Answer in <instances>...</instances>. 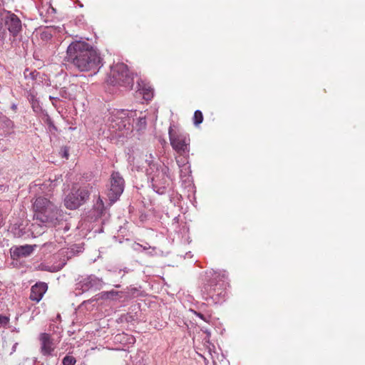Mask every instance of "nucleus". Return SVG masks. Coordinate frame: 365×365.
<instances>
[{
  "label": "nucleus",
  "instance_id": "f257e3e1",
  "mask_svg": "<svg viewBox=\"0 0 365 365\" xmlns=\"http://www.w3.org/2000/svg\"><path fill=\"white\" fill-rule=\"evenodd\" d=\"M67 61L82 72L96 73L103 66V59L99 51L83 41H75L66 50Z\"/></svg>",
  "mask_w": 365,
  "mask_h": 365
},
{
  "label": "nucleus",
  "instance_id": "f03ea898",
  "mask_svg": "<svg viewBox=\"0 0 365 365\" xmlns=\"http://www.w3.org/2000/svg\"><path fill=\"white\" fill-rule=\"evenodd\" d=\"M34 210L35 219L45 227H56L65 220L64 212L46 197H37Z\"/></svg>",
  "mask_w": 365,
  "mask_h": 365
},
{
  "label": "nucleus",
  "instance_id": "7ed1b4c3",
  "mask_svg": "<svg viewBox=\"0 0 365 365\" xmlns=\"http://www.w3.org/2000/svg\"><path fill=\"white\" fill-rule=\"evenodd\" d=\"M129 114L130 111L124 109H113L109 113L107 125L113 138H125L132 131Z\"/></svg>",
  "mask_w": 365,
  "mask_h": 365
},
{
  "label": "nucleus",
  "instance_id": "20e7f679",
  "mask_svg": "<svg viewBox=\"0 0 365 365\" xmlns=\"http://www.w3.org/2000/svg\"><path fill=\"white\" fill-rule=\"evenodd\" d=\"M207 274L210 279L207 283L205 284L202 289V294H206L204 299L207 300L211 298L215 302L220 301V299H224L227 294V287L229 285L227 274L225 272H210Z\"/></svg>",
  "mask_w": 365,
  "mask_h": 365
},
{
  "label": "nucleus",
  "instance_id": "39448f33",
  "mask_svg": "<svg viewBox=\"0 0 365 365\" xmlns=\"http://www.w3.org/2000/svg\"><path fill=\"white\" fill-rule=\"evenodd\" d=\"M145 172L152 189L159 195H165L170 185L169 168L163 165L158 168L146 169Z\"/></svg>",
  "mask_w": 365,
  "mask_h": 365
},
{
  "label": "nucleus",
  "instance_id": "423d86ee",
  "mask_svg": "<svg viewBox=\"0 0 365 365\" xmlns=\"http://www.w3.org/2000/svg\"><path fill=\"white\" fill-rule=\"evenodd\" d=\"M108 81L110 84L131 89L133 86V75L130 73L127 65L119 63L111 66Z\"/></svg>",
  "mask_w": 365,
  "mask_h": 365
},
{
  "label": "nucleus",
  "instance_id": "0eeeda50",
  "mask_svg": "<svg viewBox=\"0 0 365 365\" xmlns=\"http://www.w3.org/2000/svg\"><path fill=\"white\" fill-rule=\"evenodd\" d=\"M93 185L88 184L78 189H72L64 199V205L69 210H76L85 204L89 199Z\"/></svg>",
  "mask_w": 365,
  "mask_h": 365
},
{
  "label": "nucleus",
  "instance_id": "6e6552de",
  "mask_svg": "<svg viewBox=\"0 0 365 365\" xmlns=\"http://www.w3.org/2000/svg\"><path fill=\"white\" fill-rule=\"evenodd\" d=\"M170 145L174 150L183 157H188L190 139L187 133H173L171 127L169 128Z\"/></svg>",
  "mask_w": 365,
  "mask_h": 365
},
{
  "label": "nucleus",
  "instance_id": "1a4fd4ad",
  "mask_svg": "<svg viewBox=\"0 0 365 365\" xmlns=\"http://www.w3.org/2000/svg\"><path fill=\"white\" fill-rule=\"evenodd\" d=\"M125 181L118 172H113L110 178V188L108 190L107 196L110 204L116 202L124 190Z\"/></svg>",
  "mask_w": 365,
  "mask_h": 365
},
{
  "label": "nucleus",
  "instance_id": "9d476101",
  "mask_svg": "<svg viewBox=\"0 0 365 365\" xmlns=\"http://www.w3.org/2000/svg\"><path fill=\"white\" fill-rule=\"evenodd\" d=\"M104 283L102 279H100L94 274L88 275L82 277L76 284V289L85 292L89 290L101 289Z\"/></svg>",
  "mask_w": 365,
  "mask_h": 365
},
{
  "label": "nucleus",
  "instance_id": "9b49d317",
  "mask_svg": "<svg viewBox=\"0 0 365 365\" xmlns=\"http://www.w3.org/2000/svg\"><path fill=\"white\" fill-rule=\"evenodd\" d=\"M40 351L43 356H53L58 342L54 340L50 334L41 333L39 335Z\"/></svg>",
  "mask_w": 365,
  "mask_h": 365
},
{
  "label": "nucleus",
  "instance_id": "f8f14e48",
  "mask_svg": "<svg viewBox=\"0 0 365 365\" xmlns=\"http://www.w3.org/2000/svg\"><path fill=\"white\" fill-rule=\"evenodd\" d=\"M5 25L10 34L16 37L21 31V21L14 14L7 12L5 17Z\"/></svg>",
  "mask_w": 365,
  "mask_h": 365
},
{
  "label": "nucleus",
  "instance_id": "ddd939ff",
  "mask_svg": "<svg viewBox=\"0 0 365 365\" xmlns=\"http://www.w3.org/2000/svg\"><path fill=\"white\" fill-rule=\"evenodd\" d=\"M76 251L73 248L61 249L54 256L53 259L57 266H61V269L66 264L67 261L74 257Z\"/></svg>",
  "mask_w": 365,
  "mask_h": 365
},
{
  "label": "nucleus",
  "instance_id": "4468645a",
  "mask_svg": "<svg viewBox=\"0 0 365 365\" xmlns=\"http://www.w3.org/2000/svg\"><path fill=\"white\" fill-rule=\"evenodd\" d=\"M48 289L47 284L45 282H37L31 287L30 293V299L36 302H39L43 294Z\"/></svg>",
  "mask_w": 365,
  "mask_h": 365
},
{
  "label": "nucleus",
  "instance_id": "2eb2a0df",
  "mask_svg": "<svg viewBox=\"0 0 365 365\" xmlns=\"http://www.w3.org/2000/svg\"><path fill=\"white\" fill-rule=\"evenodd\" d=\"M14 123L6 115L0 113V135L6 136L14 132Z\"/></svg>",
  "mask_w": 365,
  "mask_h": 365
},
{
  "label": "nucleus",
  "instance_id": "dca6fc26",
  "mask_svg": "<svg viewBox=\"0 0 365 365\" xmlns=\"http://www.w3.org/2000/svg\"><path fill=\"white\" fill-rule=\"evenodd\" d=\"M187 158H176V162L180 168V176L184 180H186L191 173L190 165L188 163Z\"/></svg>",
  "mask_w": 365,
  "mask_h": 365
},
{
  "label": "nucleus",
  "instance_id": "f3484780",
  "mask_svg": "<svg viewBox=\"0 0 365 365\" xmlns=\"http://www.w3.org/2000/svg\"><path fill=\"white\" fill-rule=\"evenodd\" d=\"M106 208L104 205V203L100 196H98L96 202L94 203L91 215L94 220H97L106 214Z\"/></svg>",
  "mask_w": 365,
  "mask_h": 365
},
{
  "label": "nucleus",
  "instance_id": "a211bd4d",
  "mask_svg": "<svg viewBox=\"0 0 365 365\" xmlns=\"http://www.w3.org/2000/svg\"><path fill=\"white\" fill-rule=\"evenodd\" d=\"M34 247L29 245L17 247L13 252L14 256L17 257H28L34 252Z\"/></svg>",
  "mask_w": 365,
  "mask_h": 365
},
{
  "label": "nucleus",
  "instance_id": "6ab92c4d",
  "mask_svg": "<svg viewBox=\"0 0 365 365\" xmlns=\"http://www.w3.org/2000/svg\"><path fill=\"white\" fill-rule=\"evenodd\" d=\"M122 292L111 290L108 292H102L99 294L100 298L102 299H115L119 297H121L120 294Z\"/></svg>",
  "mask_w": 365,
  "mask_h": 365
},
{
  "label": "nucleus",
  "instance_id": "aec40b11",
  "mask_svg": "<svg viewBox=\"0 0 365 365\" xmlns=\"http://www.w3.org/2000/svg\"><path fill=\"white\" fill-rule=\"evenodd\" d=\"M145 161L148 165L146 169H151L153 168H158L163 165L158 163V162L155 161V157L152 153H150L149 155H145Z\"/></svg>",
  "mask_w": 365,
  "mask_h": 365
},
{
  "label": "nucleus",
  "instance_id": "412c9836",
  "mask_svg": "<svg viewBox=\"0 0 365 365\" xmlns=\"http://www.w3.org/2000/svg\"><path fill=\"white\" fill-rule=\"evenodd\" d=\"M203 120V115L200 110H197L194 113L193 123L195 125H198L202 123Z\"/></svg>",
  "mask_w": 365,
  "mask_h": 365
},
{
  "label": "nucleus",
  "instance_id": "4be33fe9",
  "mask_svg": "<svg viewBox=\"0 0 365 365\" xmlns=\"http://www.w3.org/2000/svg\"><path fill=\"white\" fill-rule=\"evenodd\" d=\"M42 269L50 272H57L61 270V266H57L54 262L51 265H43Z\"/></svg>",
  "mask_w": 365,
  "mask_h": 365
},
{
  "label": "nucleus",
  "instance_id": "5701e85b",
  "mask_svg": "<svg viewBox=\"0 0 365 365\" xmlns=\"http://www.w3.org/2000/svg\"><path fill=\"white\" fill-rule=\"evenodd\" d=\"M142 94L143 96V98L146 101L151 100L153 96V90L151 88H145L142 89Z\"/></svg>",
  "mask_w": 365,
  "mask_h": 365
},
{
  "label": "nucleus",
  "instance_id": "b1692460",
  "mask_svg": "<svg viewBox=\"0 0 365 365\" xmlns=\"http://www.w3.org/2000/svg\"><path fill=\"white\" fill-rule=\"evenodd\" d=\"M38 73L36 72V71H31L29 68H26L24 72L25 78H26V79L29 78L31 80H35L36 78Z\"/></svg>",
  "mask_w": 365,
  "mask_h": 365
},
{
  "label": "nucleus",
  "instance_id": "393cba45",
  "mask_svg": "<svg viewBox=\"0 0 365 365\" xmlns=\"http://www.w3.org/2000/svg\"><path fill=\"white\" fill-rule=\"evenodd\" d=\"M76 358L71 355H66L62 360L63 365H75Z\"/></svg>",
  "mask_w": 365,
  "mask_h": 365
},
{
  "label": "nucleus",
  "instance_id": "a878e982",
  "mask_svg": "<svg viewBox=\"0 0 365 365\" xmlns=\"http://www.w3.org/2000/svg\"><path fill=\"white\" fill-rule=\"evenodd\" d=\"M191 312L197 317H198L200 319L203 320L205 322H209L211 318V316L210 314H203L201 312H197L195 310L191 309Z\"/></svg>",
  "mask_w": 365,
  "mask_h": 365
},
{
  "label": "nucleus",
  "instance_id": "bb28decb",
  "mask_svg": "<svg viewBox=\"0 0 365 365\" xmlns=\"http://www.w3.org/2000/svg\"><path fill=\"white\" fill-rule=\"evenodd\" d=\"M49 180L51 181L50 185L52 187H55L62 181V177L61 175L57 176L55 175L53 178H49Z\"/></svg>",
  "mask_w": 365,
  "mask_h": 365
},
{
  "label": "nucleus",
  "instance_id": "cd10ccee",
  "mask_svg": "<svg viewBox=\"0 0 365 365\" xmlns=\"http://www.w3.org/2000/svg\"><path fill=\"white\" fill-rule=\"evenodd\" d=\"M146 126V120L145 118H139L138 119L137 128L140 130L145 128Z\"/></svg>",
  "mask_w": 365,
  "mask_h": 365
},
{
  "label": "nucleus",
  "instance_id": "c85d7f7f",
  "mask_svg": "<svg viewBox=\"0 0 365 365\" xmlns=\"http://www.w3.org/2000/svg\"><path fill=\"white\" fill-rule=\"evenodd\" d=\"M60 153L63 158H65L66 159L68 158L69 153H68V149L67 148H61Z\"/></svg>",
  "mask_w": 365,
  "mask_h": 365
},
{
  "label": "nucleus",
  "instance_id": "c756f323",
  "mask_svg": "<svg viewBox=\"0 0 365 365\" xmlns=\"http://www.w3.org/2000/svg\"><path fill=\"white\" fill-rule=\"evenodd\" d=\"M9 322V319L7 317L0 314V324L6 325Z\"/></svg>",
  "mask_w": 365,
  "mask_h": 365
},
{
  "label": "nucleus",
  "instance_id": "7c9ffc66",
  "mask_svg": "<svg viewBox=\"0 0 365 365\" xmlns=\"http://www.w3.org/2000/svg\"><path fill=\"white\" fill-rule=\"evenodd\" d=\"M61 96L63 98H71L70 96L67 95L66 91L64 88L61 90Z\"/></svg>",
  "mask_w": 365,
  "mask_h": 365
},
{
  "label": "nucleus",
  "instance_id": "2f4dec72",
  "mask_svg": "<svg viewBox=\"0 0 365 365\" xmlns=\"http://www.w3.org/2000/svg\"><path fill=\"white\" fill-rule=\"evenodd\" d=\"M18 345H19V343H18V342H15V343L14 344V345H13V346H12V349H11V353H10V355L13 354L16 351V348H17Z\"/></svg>",
  "mask_w": 365,
  "mask_h": 365
},
{
  "label": "nucleus",
  "instance_id": "473e14b6",
  "mask_svg": "<svg viewBox=\"0 0 365 365\" xmlns=\"http://www.w3.org/2000/svg\"><path fill=\"white\" fill-rule=\"evenodd\" d=\"M42 37L44 36L46 38H51V34H47V32H43L42 34H41Z\"/></svg>",
  "mask_w": 365,
  "mask_h": 365
},
{
  "label": "nucleus",
  "instance_id": "72a5a7b5",
  "mask_svg": "<svg viewBox=\"0 0 365 365\" xmlns=\"http://www.w3.org/2000/svg\"><path fill=\"white\" fill-rule=\"evenodd\" d=\"M48 123L50 125L51 127H52L53 129H56V126L53 125V123L51 122V120L50 119H48Z\"/></svg>",
  "mask_w": 365,
  "mask_h": 365
},
{
  "label": "nucleus",
  "instance_id": "f704fd0d",
  "mask_svg": "<svg viewBox=\"0 0 365 365\" xmlns=\"http://www.w3.org/2000/svg\"><path fill=\"white\" fill-rule=\"evenodd\" d=\"M6 189V187H5L4 185H0V192H4Z\"/></svg>",
  "mask_w": 365,
  "mask_h": 365
},
{
  "label": "nucleus",
  "instance_id": "c9c22d12",
  "mask_svg": "<svg viewBox=\"0 0 365 365\" xmlns=\"http://www.w3.org/2000/svg\"><path fill=\"white\" fill-rule=\"evenodd\" d=\"M114 286H115V287H117V288H118V287H120V284H115V285H114Z\"/></svg>",
  "mask_w": 365,
  "mask_h": 365
},
{
  "label": "nucleus",
  "instance_id": "e433bc0d",
  "mask_svg": "<svg viewBox=\"0 0 365 365\" xmlns=\"http://www.w3.org/2000/svg\"><path fill=\"white\" fill-rule=\"evenodd\" d=\"M12 108H13V109H16V106L15 105H13V106H12Z\"/></svg>",
  "mask_w": 365,
  "mask_h": 365
},
{
  "label": "nucleus",
  "instance_id": "4c0bfd02",
  "mask_svg": "<svg viewBox=\"0 0 365 365\" xmlns=\"http://www.w3.org/2000/svg\"><path fill=\"white\" fill-rule=\"evenodd\" d=\"M34 108H37V106L33 105Z\"/></svg>",
  "mask_w": 365,
  "mask_h": 365
},
{
  "label": "nucleus",
  "instance_id": "58836bf2",
  "mask_svg": "<svg viewBox=\"0 0 365 365\" xmlns=\"http://www.w3.org/2000/svg\"><path fill=\"white\" fill-rule=\"evenodd\" d=\"M34 108H37V106L33 105Z\"/></svg>",
  "mask_w": 365,
  "mask_h": 365
}]
</instances>
